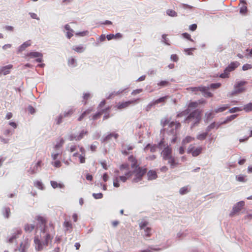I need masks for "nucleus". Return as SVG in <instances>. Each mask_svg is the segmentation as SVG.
<instances>
[{"label":"nucleus","instance_id":"nucleus-28","mask_svg":"<svg viewBox=\"0 0 252 252\" xmlns=\"http://www.w3.org/2000/svg\"><path fill=\"white\" fill-rule=\"evenodd\" d=\"M203 148L202 147H198L191 154L192 157H196L199 156L202 152Z\"/></svg>","mask_w":252,"mask_h":252},{"label":"nucleus","instance_id":"nucleus-15","mask_svg":"<svg viewBox=\"0 0 252 252\" xmlns=\"http://www.w3.org/2000/svg\"><path fill=\"white\" fill-rule=\"evenodd\" d=\"M126 89H127V88L120 89L118 91H114L113 92H112L111 94H110L107 96V99H111L112 97H113L115 96L119 95L120 94H121L123 93H124Z\"/></svg>","mask_w":252,"mask_h":252},{"label":"nucleus","instance_id":"nucleus-1","mask_svg":"<svg viewBox=\"0 0 252 252\" xmlns=\"http://www.w3.org/2000/svg\"><path fill=\"white\" fill-rule=\"evenodd\" d=\"M37 220L41 223L40 234H36L34 238L35 249L37 251L44 250L51 244L55 232L53 224H46V220L42 217L38 216Z\"/></svg>","mask_w":252,"mask_h":252},{"label":"nucleus","instance_id":"nucleus-38","mask_svg":"<svg viewBox=\"0 0 252 252\" xmlns=\"http://www.w3.org/2000/svg\"><path fill=\"white\" fill-rule=\"evenodd\" d=\"M64 142V140L63 138H61L59 142H58L57 144L55 145L54 147L56 149H60V148L63 146Z\"/></svg>","mask_w":252,"mask_h":252},{"label":"nucleus","instance_id":"nucleus-64","mask_svg":"<svg viewBox=\"0 0 252 252\" xmlns=\"http://www.w3.org/2000/svg\"><path fill=\"white\" fill-rule=\"evenodd\" d=\"M169 84V82L166 81H161L158 84V86H160L161 87L166 86Z\"/></svg>","mask_w":252,"mask_h":252},{"label":"nucleus","instance_id":"nucleus-24","mask_svg":"<svg viewBox=\"0 0 252 252\" xmlns=\"http://www.w3.org/2000/svg\"><path fill=\"white\" fill-rule=\"evenodd\" d=\"M31 45V41H27L23 43L18 49V52H21L25 50V49Z\"/></svg>","mask_w":252,"mask_h":252},{"label":"nucleus","instance_id":"nucleus-30","mask_svg":"<svg viewBox=\"0 0 252 252\" xmlns=\"http://www.w3.org/2000/svg\"><path fill=\"white\" fill-rule=\"evenodd\" d=\"M68 65L71 67H75L77 65L76 60L72 57L69 58L68 60Z\"/></svg>","mask_w":252,"mask_h":252},{"label":"nucleus","instance_id":"nucleus-58","mask_svg":"<svg viewBox=\"0 0 252 252\" xmlns=\"http://www.w3.org/2000/svg\"><path fill=\"white\" fill-rule=\"evenodd\" d=\"M220 85L221 84L220 83H213L210 85V86L209 88H211L213 89H217L220 86Z\"/></svg>","mask_w":252,"mask_h":252},{"label":"nucleus","instance_id":"nucleus-22","mask_svg":"<svg viewBox=\"0 0 252 252\" xmlns=\"http://www.w3.org/2000/svg\"><path fill=\"white\" fill-rule=\"evenodd\" d=\"M239 64V63L237 62H232L226 68V71L228 70L230 72L234 70Z\"/></svg>","mask_w":252,"mask_h":252},{"label":"nucleus","instance_id":"nucleus-49","mask_svg":"<svg viewBox=\"0 0 252 252\" xmlns=\"http://www.w3.org/2000/svg\"><path fill=\"white\" fill-rule=\"evenodd\" d=\"M243 109L240 107H233L229 109V113H233L238 111H242Z\"/></svg>","mask_w":252,"mask_h":252},{"label":"nucleus","instance_id":"nucleus-32","mask_svg":"<svg viewBox=\"0 0 252 252\" xmlns=\"http://www.w3.org/2000/svg\"><path fill=\"white\" fill-rule=\"evenodd\" d=\"M236 180L240 182L245 183L247 181L246 176L243 175H239L236 176Z\"/></svg>","mask_w":252,"mask_h":252},{"label":"nucleus","instance_id":"nucleus-20","mask_svg":"<svg viewBox=\"0 0 252 252\" xmlns=\"http://www.w3.org/2000/svg\"><path fill=\"white\" fill-rule=\"evenodd\" d=\"M147 177L148 180H153L157 178L158 176L155 171L150 170L147 173Z\"/></svg>","mask_w":252,"mask_h":252},{"label":"nucleus","instance_id":"nucleus-41","mask_svg":"<svg viewBox=\"0 0 252 252\" xmlns=\"http://www.w3.org/2000/svg\"><path fill=\"white\" fill-rule=\"evenodd\" d=\"M167 97V96H163V97H161L154 101V102L156 105L158 104L159 103L164 102L165 100L166 99Z\"/></svg>","mask_w":252,"mask_h":252},{"label":"nucleus","instance_id":"nucleus-4","mask_svg":"<svg viewBox=\"0 0 252 252\" xmlns=\"http://www.w3.org/2000/svg\"><path fill=\"white\" fill-rule=\"evenodd\" d=\"M172 149L168 146L164 148L161 152V155L164 160H168V163L170 164L171 168L175 167L177 163L175 162V158L171 155Z\"/></svg>","mask_w":252,"mask_h":252},{"label":"nucleus","instance_id":"nucleus-31","mask_svg":"<svg viewBox=\"0 0 252 252\" xmlns=\"http://www.w3.org/2000/svg\"><path fill=\"white\" fill-rule=\"evenodd\" d=\"M64 226L65 227V230L70 232L72 230V224L68 221H65L64 222Z\"/></svg>","mask_w":252,"mask_h":252},{"label":"nucleus","instance_id":"nucleus-51","mask_svg":"<svg viewBox=\"0 0 252 252\" xmlns=\"http://www.w3.org/2000/svg\"><path fill=\"white\" fill-rule=\"evenodd\" d=\"M148 222L145 220H142L139 223V226L141 229L146 228Z\"/></svg>","mask_w":252,"mask_h":252},{"label":"nucleus","instance_id":"nucleus-19","mask_svg":"<svg viewBox=\"0 0 252 252\" xmlns=\"http://www.w3.org/2000/svg\"><path fill=\"white\" fill-rule=\"evenodd\" d=\"M12 65H8L5 66L1 67L0 69V74H3V75H5L9 73L10 69L12 68Z\"/></svg>","mask_w":252,"mask_h":252},{"label":"nucleus","instance_id":"nucleus-36","mask_svg":"<svg viewBox=\"0 0 252 252\" xmlns=\"http://www.w3.org/2000/svg\"><path fill=\"white\" fill-rule=\"evenodd\" d=\"M92 111V109H88L84 111L81 115L78 118V120L79 121H81L83 120V119L87 115L89 114Z\"/></svg>","mask_w":252,"mask_h":252},{"label":"nucleus","instance_id":"nucleus-14","mask_svg":"<svg viewBox=\"0 0 252 252\" xmlns=\"http://www.w3.org/2000/svg\"><path fill=\"white\" fill-rule=\"evenodd\" d=\"M134 146L131 145H127L123 144L122 146V153L123 155H127L129 154L128 151L133 149Z\"/></svg>","mask_w":252,"mask_h":252},{"label":"nucleus","instance_id":"nucleus-35","mask_svg":"<svg viewBox=\"0 0 252 252\" xmlns=\"http://www.w3.org/2000/svg\"><path fill=\"white\" fill-rule=\"evenodd\" d=\"M34 185L35 187H36L37 188H38L41 190L44 189L43 184L40 181H38V180L35 181L34 182Z\"/></svg>","mask_w":252,"mask_h":252},{"label":"nucleus","instance_id":"nucleus-42","mask_svg":"<svg viewBox=\"0 0 252 252\" xmlns=\"http://www.w3.org/2000/svg\"><path fill=\"white\" fill-rule=\"evenodd\" d=\"M64 118L63 114L59 115L56 119L55 121L57 125H60L62 122L63 119Z\"/></svg>","mask_w":252,"mask_h":252},{"label":"nucleus","instance_id":"nucleus-26","mask_svg":"<svg viewBox=\"0 0 252 252\" xmlns=\"http://www.w3.org/2000/svg\"><path fill=\"white\" fill-rule=\"evenodd\" d=\"M194 138L191 137L190 136H187L185 138H184L182 141V144L183 146H185L188 143H189L193 140H194Z\"/></svg>","mask_w":252,"mask_h":252},{"label":"nucleus","instance_id":"nucleus-21","mask_svg":"<svg viewBox=\"0 0 252 252\" xmlns=\"http://www.w3.org/2000/svg\"><path fill=\"white\" fill-rule=\"evenodd\" d=\"M35 228L34 224L27 223L24 225V230L27 233L31 232Z\"/></svg>","mask_w":252,"mask_h":252},{"label":"nucleus","instance_id":"nucleus-37","mask_svg":"<svg viewBox=\"0 0 252 252\" xmlns=\"http://www.w3.org/2000/svg\"><path fill=\"white\" fill-rule=\"evenodd\" d=\"M207 135H208V132H204V133L198 134L196 136V138L200 140H203L206 138Z\"/></svg>","mask_w":252,"mask_h":252},{"label":"nucleus","instance_id":"nucleus-40","mask_svg":"<svg viewBox=\"0 0 252 252\" xmlns=\"http://www.w3.org/2000/svg\"><path fill=\"white\" fill-rule=\"evenodd\" d=\"M228 107V105L223 106L215 109V112L216 113L222 112L225 111Z\"/></svg>","mask_w":252,"mask_h":252},{"label":"nucleus","instance_id":"nucleus-43","mask_svg":"<svg viewBox=\"0 0 252 252\" xmlns=\"http://www.w3.org/2000/svg\"><path fill=\"white\" fill-rule=\"evenodd\" d=\"M166 14L171 17H176L177 16V13L172 9H168L166 11Z\"/></svg>","mask_w":252,"mask_h":252},{"label":"nucleus","instance_id":"nucleus-44","mask_svg":"<svg viewBox=\"0 0 252 252\" xmlns=\"http://www.w3.org/2000/svg\"><path fill=\"white\" fill-rule=\"evenodd\" d=\"M73 112H74L73 110L72 109H70L67 111H64L63 113V116L64 117H69L72 115V114L73 113Z\"/></svg>","mask_w":252,"mask_h":252},{"label":"nucleus","instance_id":"nucleus-9","mask_svg":"<svg viewBox=\"0 0 252 252\" xmlns=\"http://www.w3.org/2000/svg\"><path fill=\"white\" fill-rule=\"evenodd\" d=\"M244 205L245 202L243 201L237 203L234 205L232 211L229 214V216L231 217L235 216L241 210Z\"/></svg>","mask_w":252,"mask_h":252},{"label":"nucleus","instance_id":"nucleus-7","mask_svg":"<svg viewBox=\"0 0 252 252\" xmlns=\"http://www.w3.org/2000/svg\"><path fill=\"white\" fill-rule=\"evenodd\" d=\"M200 119V113L198 110H194L191 112L185 119V122L189 123L190 122H192L193 125L199 123Z\"/></svg>","mask_w":252,"mask_h":252},{"label":"nucleus","instance_id":"nucleus-59","mask_svg":"<svg viewBox=\"0 0 252 252\" xmlns=\"http://www.w3.org/2000/svg\"><path fill=\"white\" fill-rule=\"evenodd\" d=\"M93 196L95 199H100V198H102L103 194L101 193H94L93 194Z\"/></svg>","mask_w":252,"mask_h":252},{"label":"nucleus","instance_id":"nucleus-63","mask_svg":"<svg viewBox=\"0 0 252 252\" xmlns=\"http://www.w3.org/2000/svg\"><path fill=\"white\" fill-rule=\"evenodd\" d=\"M79 158L80 159V162L81 163H84L85 162V155H79Z\"/></svg>","mask_w":252,"mask_h":252},{"label":"nucleus","instance_id":"nucleus-60","mask_svg":"<svg viewBox=\"0 0 252 252\" xmlns=\"http://www.w3.org/2000/svg\"><path fill=\"white\" fill-rule=\"evenodd\" d=\"M142 91H143V90L142 89H136V90H133L131 92V94L132 95H136V94L141 93Z\"/></svg>","mask_w":252,"mask_h":252},{"label":"nucleus","instance_id":"nucleus-57","mask_svg":"<svg viewBox=\"0 0 252 252\" xmlns=\"http://www.w3.org/2000/svg\"><path fill=\"white\" fill-rule=\"evenodd\" d=\"M88 33H89V32L87 31H83L82 32H76L75 33V34L77 36H85L86 35H87L88 34Z\"/></svg>","mask_w":252,"mask_h":252},{"label":"nucleus","instance_id":"nucleus-18","mask_svg":"<svg viewBox=\"0 0 252 252\" xmlns=\"http://www.w3.org/2000/svg\"><path fill=\"white\" fill-rule=\"evenodd\" d=\"M130 105L129 102L128 101H125V102H119L117 106L116 107L118 109H125L129 107Z\"/></svg>","mask_w":252,"mask_h":252},{"label":"nucleus","instance_id":"nucleus-2","mask_svg":"<svg viewBox=\"0 0 252 252\" xmlns=\"http://www.w3.org/2000/svg\"><path fill=\"white\" fill-rule=\"evenodd\" d=\"M128 161L131 162V166L132 168H135V169L132 173V176H134L132 179V182L138 183L142 180V177L146 172L145 168H142L137 165V160L133 156L128 158Z\"/></svg>","mask_w":252,"mask_h":252},{"label":"nucleus","instance_id":"nucleus-6","mask_svg":"<svg viewBox=\"0 0 252 252\" xmlns=\"http://www.w3.org/2000/svg\"><path fill=\"white\" fill-rule=\"evenodd\" d=\"M246 84V81H239L235 84L233 90L230 93L229 96L236 95L245 91L244 86Z\"/></svg>","mask_w":252,"mask_h":252},{"label":"nucleus","instance_id":"nucleus-52","mask_svg":"<svg viewBox=\"0 0 252 252\" xmlns=\"http://www.w3.org/2000/svg\"><path fill=\"white\" fill-rule=\"evenodd\" d=\"M144 230L145 231V236L147 237H150L151 234V228L147 227L146 228H145Z\"/></svg>","mask_w":252,"mask_h":252},{"label":"nucleus","instance_id":"nucleus-29","mask_svg":"<svg viewBox=\"0 0 252 252\" xmlns=\"http://www.w3.org/2000/svg\"><path fill=\"white\" fill-rule=\"evenodd\" d=\"M51 186L54 188H61L63 189L64 187V186L63 184L62 183H58L57 182L54 181H51L50 182Z\"/></svg>","mask_w":252,"mask_h":252},{"label":"nucleus","instance_id":"nucleus-62","mask_svg":"<svg viewBox=\"0 0 252 252\" xmlns=\"http://www.w3.org/2000/svg\"><path fill=\"white\" fill-rule=\"evenodd\" d=\"M112 137L111 134L109 133L108 135H107L106 136H105L102 138V141L105 142V141H108V140H110Z\"/></svg>","mask_w":252,"mask_h":252},{"label":"nucleus","instance_id":"nucleus-47","mask_svg":"<svg viewBox=\"0 0 252 252\" xmlns=\"http://www.w3.org/2000/svg\"><path fill=\"white\" fill-rule=\"evenodd\" d=\"M209 89V87H206V90L205 91H201L202 93H203V95L205 97H211L212 96V94L211 93L208 92V90Z\"/></svg>","mask_w":252,"mask_h":252},{"label":"nucleus","instance_id":"nucleus-56","mask_svg":"<svg viewBox=\"0 0 252 252\" xmlns=\"http://www.w3.org/2000/svg\"><path fill=\"white\" fill-rule=\"evenodd\" d=\"M230 72L228 70L226 71V68L224 71L223 73L220 74V77L222 78H225L228 77V74Z\"/></svg>","mask_w":252,"mask_h":252},{"label":"nucleus","instance_id":"nucleus-39","mask_svg":"<svg viewBox=\"0 0 252 252\" xmlns=\"http://www.w3.org/2000/svg\"><path fill=\"white\" fill-rule=\"evenodd\" d=\"M243 109L247 112L251 111L252 110V103H249L244 105Z\"/></svg>","mask_w":252,"mask_h":252},{"label":"nucleus","instance_id":"nucleus-25","mask_svg":"<svg viewBox=\"0 0 252 252\" xmlns=\"http://www.w3.org/2000/svg\"><path fill=\"white\" fill-rule=\"evenodd\" d=\"M27 56L30 57L31 58H35L42 57L43 55L41 53L38 52H31L27 54Z\"/></svg>","mask_w":252,"mask_h":252},{"label":"nucleus","instance_id":"nucleus-17","mask_svg":"<svg viewBox=\"0 0 252 252\" xmlns=\"http://www.w3.org/2000/svg\"><path fill=\"white\" fill-rule=\"evenodd\" d=\"M72 50L78 53H82L85 51L86 47L82 45H79L72 46Z\"/></svg>","mask_w":252,"mask_h":252},{"label":"nucleus","instance_id":"nucleus-27","mask_svg":"<svg viewBox=\"0 0 252 252\" xmlns=\"http://www.w3.org/2000/svg\"><path fill=\"white\" fill-rule=\"evenodd\" d=\"M2 213L3 216L8 219L10 216V209L9 207H4L2 209Z\"/></svg>","mask_w":252,"mask_h":252},{"label":"nucleus","instance_id":"nucleus-50","mask_svg":"<svg viewBox=\"0 0 252 252\" xmlns=\"http://www.w3.org/2000/svg\"><path fill=\"white\" fill-rule=\"evenodd\" d=\"M195 48H186L184 49V52L188 55H192V52L194 51Z\"/></svg>","mask_w":252,"mask_h":252},{"label":"nucleus","instance_id":"nucleus-55","mask_svg":"<svg viewBox=\"0 0 252 252\" xmlns=\"http://www.w3.org/2000/svg\"><path fill=\"white\" fill-rule=\"evenodd\" d=\"M154 105H156L154 103V101L150 103L149 104H148L145 108V110L147 112H149V111L151 110L152 106Z\"/></svg>","mask_w":252,"mask_h":252},{"label":"nucleus","instance_id":"nucleus-48","mask_svg":"<svg viewBox=\"0 0 252 252\" xmlns=\"http://www.w3.org/2000/svg\"><path fill=\"white\" fill-rule=\"evenodd\" d=\"M51 164L56 167H60L62 165L61 162L59 159H56L54 160V161H52Z\"/></svg>","mask_w":252,"mask_h":252},{"label":"nucleus","instance_id":"nucleus-23","mask_svg":"<svg viewBox=\"0 0 252 252\" xmlns=\"http://www.w3.org/2000/svg\"><path fill=\"white\" fill-rule=\"evenodd\" d=\"M190 191V187L189 185L181 188L179 190V193L181 195H184Z\"/></svg>","mask_w":252,"mask_h":252},{"label":"nucleus","instance_id":"nucleus-34","mask_svg":"<svg viewBox=\"0 0 252 252\" xmlns=\"http://www.w3.org/2000/svg\"><path fill=\"white\" fill-rule=\"evenodd\" d=\"M192 92H196L198 91H205L206 90V87H192L190 88Z\"/></svg>","mask_w":252,"mask_h":252},{"label":"nucleus","instance_id":"nucleus-3","mask_svg":"<svg viewBox=\"0 0 252 252\" xmlns=\"http://www.w3.org/2000/svg\"><path fill=\"white\" fill-rule=\"evenodd\" d=\"M161 124L164 128V130L167 133L173 136L177 134V129L180 127L181 124L179 123L171 122H169L168 120H164L161 121Z\"/></svg>","mask_w":252,"mask_h":252},{"label":"nucleus","instance_id":"nucleus-16","mask_svg":"<svg viewBox=\"0 0 252 252\" xmlns=\"http://www.w3.org/2000/svg\"><path fill=\"white\" fill-rule=\"evenodd\" d=\"M242 6L240 9V13L242 14H246L247 11V3L245 0H240Z\"/></svg>","mask_w":252,"mask_h":252},{"label":"nucleus","instance_id":"nucleus-33","mask_svg":"<svg viewBox=\"0 0 252 252\" xmlns=\"http://www.w3.org/2000/svg\"><path fill=\"white\" fill-rule=\"evenodd\" d=\"M161 250V249L160 248H154L152 247H149L146 250L140 251V252H157Z\"/></svg>","mask_w":252,"mask_h":252},{"label":"nucleus","instance_id":"nucleus-53","mask_svg":"<svg viewBox=\"0 0 252 252\" xmlns=\"http://www.w3.org/2000/svg\"><path fill=\"white\" fill-rule=\"evenodd\" d=\"M237 117V114H234L228 117L226 120L224 122V123H226L227 122H230L234 119H235Z\"/></svg>","mask_w":252,"mask_h":252},{"label":"nucleus","instance_id":"nucleus-61","mask_svg":"<svg viewBox=\"0 0 252 252\" xmlns=\"http://www.w3.org/2000/svg\"><path fill=\"white\" fill-rule=\"evenodd\" d=\"M51 158H52V159L53 160H56V159H58V158H59V156H60L59 155V153H51Z\"/></svg>","mask_w":252,"mask_h":252},{"label":"nucleus","instance_id":"nucleus-13","mask_svg":"<svg viewBox=\"0 0 252 252\" xmlns=\"http://www.w3.org/2000/svg\"><path fill=\"white\" fill-rule=\"evenodd\" d=\"M198 103L197 102H191L189 104V109L183 111L182 113L178 114L177 117H180L183 116L187 115L189 114L191 109H193L197 107Z\"/></svg>","mask_w":252,"mask_h":252},{"label":"nucleus","instance_id":"nucleus-46","mask_svg":"<svg viewBox=\"0 0 252 252\" xmlns=\"http://www.w3.org/2000/svg\"><path fill=\"white\" fill-rule=\"evenodd\" d=\"M77 146L75 145H71L70 146L68 145L67 147V149L70 151V152L72 153L75 151L77 150Z\"/></svg>","mask_w":252,"mask_h":252},{"label":"nucleus","instance_id":"nucleus-45","mask_svg":"<svg viewBox=\"0 0 252 252\" xmlns=\"http://www.w3.org/2000/svg\"><path fill=\"white\" fill-rule=\"evenodd\" d=\"M87 134V131H85L84 130H83L81 131L80 134L77 135V138H76L78 140V141L82 139L84 136Z\"/></svg>","mask_w":252,"mask_h":252},{"label":"nucleus","instance_id":"nucleus-5","mask_svg":"<svg viewBox=\"0 0 252 252\" xmlns=\"http://www.w3.org/2000/svg\"><path fill=\"white\" fill-rule=\"evenodd\" d=\"M132 177L131 171H127L125 172L124 175L117 176L116 175L113 178V186L115 188H119L120 186L119 182L125 183L126 180Z\"/></svg>","mask_w":252,"mask_h":252},{"label":"nucleus","instance_id":"nucleus-12","mask_svg":"<svg viewBox=\"0 0 252 252\" xmlns=\"http://www.w3.org/2000/svg\"><path fill=\"white\" fill-rule=\"evenodd\" d=\"M41 161H38L37 162L32 164L30 168L28 170V172L31 175H33L37 173L39 171V169L41 166Z\"/></svg>","mask_w":252,"mask_h":252},{"label":"nucleus","instance_id":"nucleus-10","mask_svg":"<svg viewBox=\"0 0 252 252\" xmlns=\"http://www.w3.org/2000/svg\"><path fill=\"white\" fill-rule=\"evenodd\" d=\"M162 145L165 146L163 140H161L158 145H151L150 144H148L144 148V151H146L148 149H150L151 152L154 153L158 149H160Z\"/></svg>","mask_w":252,"mask_h":252},{"label":"nucleus","instance_id":"nucleus-8","mask_svg":"<svg viewBox=\"0 0 252 252\" xmlns=\"http://www.w3.org/2000/svg\"><path fill=\"white\" fill-rule=\"evenodd\" d=\"M22 233V230L20 228H15L12 230L11 235L7 238L6 242L9 243H14Z\"/></svg>","mask_w":252,"mask_h":252},{"label":"nucleus","instance_id":"nucleus-11","mask_svg":"<svg viewBox=\"0 0 252 252\" xmlns=\"http://www.w3.org/2000/svg\"><path fill=\"white\" fill-rule=\"evenodd\" d=\"M30 246V243L28 239H25L24 241L22 242L19 247L15 250L16 252L18 251L19 252H26Z\"/></svg>","mask_w":252,"mask_h":252},{"label":"nucleus","instance_id":"nucleus-54","mask_svg":"<svg viewBox=\"0 0 252 252\" xmlns=\"http://www.w3.org/2000/svg\"><path fill=\"white\" fill-rule=\"evenodd\" d=\"M196 148H195L194 145L190 144L189 145L187 149V153L188 154H191L192 152Z\"/></svg>","mask_w":252,"mask_h":252}]
</instances>
